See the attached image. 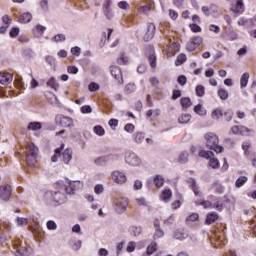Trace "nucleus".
I'll use <instances>...</instances> for the list:
<instances>
[{"label": "nucleus", "mask_w": 256, "mask_h": 256, "mask_svg": "<svg viewBox=\"0 0 256 256\" xmlns=\"http://www.w3.org/2000/svg\"><path fill=\"white\" fill-rule=\"evenodd\" d=\"M190 151L192 154L196 155L197 152H199V157H202L204 159L209 160L208 161V166L212 169H219L220 167V162L219 159L214 157V152L212 151H205V150H199L197 146H192L190 148Z\"/></svg>", "instance_id": "obj_1"}, {"label": "nucleus", "mask_w": 256, "mask_h": 256, "mask_svg": "<svg viewBox=\"0 0 256 256\" xmlns=\"http://www.w3.org/2000/svg\"><path fill=\"white\" fill-rule=\"evenodd\" d=\"M204 139H205V146L212 150L215 151V153H222L223 152V147L219 145V137L215 135L212 132H208L204 134Z\"/></svg>", "instance_id": "obj_2"}, {"label": "nucleus", "mask_w": 256, "mask_h": 256, "mask_svg": "<svg viewBox=\"0 0 256 256\" xmlns=\"http://www.w3.org/2000/svg\"><path fill=\"white\" fill-rule=\"evenodd\" d=\"M127 207H129V198L117 197L112 201V208L117 214H124Z\"/></svg>", "instance_id": "obj_3"}, {"label": "nucleus", "mask_w": 256, "mask_h": 256, "mask_svg": "<svg viewBox=\"0 0 256 256\" xmlns=\"http://www.w3.org/2000/svg\"><path fill=\"white\" fill-rule=\"evenodd\" d=\"M212 201L209 200H197L195 201V206H202L204 209H215V211H222L223 204L220 203L214 196H212Z\"/></svg>", "instance_id": "obj_4"}, {"label": "nucleus", "mask_w": 256, "mask_h": 256, "mask_svg": "<svg viewBox=\"0 0 256 256\" xmlns=\"http://www.w3.org/2000/svg\"><path fill=\"white\" fill-rule=\"evenodd\" d=\"M124 160L125 164H127L130 167L137 168L142 166V159L135 152H125Z\"/></svg>", "instance_id": "obj_5"}, {"label": "nucleus", "mask_w": 256, "mask_h": 256, "mask_svg": "<svg viewBox=\"0 0 256 256\" xmlns=\"http://www.w3.org/2000/svg\"><path fill=\"white\" fill-rule=\"evenodd\" d=\"M38 152L39 149L34 145V143H28V154L25 158V162L28 166L34 167L35 164H37Z\"/></svg>", "instance_id": "obj_6"}, {"label": "nucleus", "mask_w": 256, "mask_h": 256, "mask_svg": "<svg viewBox=\"0 0 256 256\" xmlns=\"http://www.w3.org/2000/svg\"><path fill=\"white\" fill-rule=\"evenodd\" d=\"M81 187H83V183L80 181H70L68 180L66 182V185L64 186V190L66 191V193H68L69 195H73L75 194L76 191H78L79 189H81Z\"/></svg>", "instance_id": "obj_7"}, {"label": "nucleus", "mask_w": 256, "mask_h": 256, "mask_svg": "<svg viewBox=\"0 0 256 256\" xmlns=\"http://www.w3.org/2000/svg\"><path fill=\"white\" fill-rule=\"evenodd\" d=\"M55 122L63 128H70L73 126V119L68 116L56 115Z\"/></svg>", "instance_id": "obj_8"}, {"label": "nucleus", "mask_w": 256, "mask_h": 256, "mask_svg": "<svg viewBox=\"0 0 256 256\" xmlns=\"http://www.w3.org/2000/svg\"><path fill=\"white\" fill-rule=\"evenodd\" d=\"M231 134L235 135H253L255 134V130H251L249 128H246L245 126H233L231 127Z\"/></svg>", "instance_id": "obj_9"}, {"label": "nucleus", "mask_w": 256, "mask_h": 256, "mask_svg": "<svg viewBox=\"0 0 256 256\" xmlns=\"http://www.w3.org/2000/svg\"><path fill=\"white\" fill-rule=\"evenodd\" d=\"M111 177L115 184L122 185L127 182V176H125L124 172H120L119 170L112 172Z\"/></svg>", "instance_id": "obj_10"}, {"label": "nucleus", "mask_w": 256, "mask_h": 256, "mask_svg": "<svg viewBox=\"0 0 256 256\" xmlns=\"http://www.w3.org/2000/svg\"><path fill=\"white\" fill-rule=\"evenodd\" d=\"M14 255L15 256H26L27 248L21 240H15L14 242Z\"/></svg>", "instance_id": "obj_11"}, {"label": "nucleus", "mask_w": 256, "mask_h": 256, "mask_svg": "<svg viewBox=\"0 0 256 256\" xmlns=\"http://www.w3.org/2000/svg\"><path fill=\"white\" fill-rule=\"evenodd\" d=\"M155 32H156L155 24L148 23L146 25V33L143 36V40H145V42L151 41L155 37Z\"/></svg>", "instance_id": "obj_12"}, {"label": "nucleus", "mask_w": 256, "mask_h": 256, "mask_svg": "<svg viewBox=\"0 0 256 256\" xmlns=\"http://www.w3.org/2000/svg\"><path fill=\"white\" fill-rule=\"evenodd\" d=\"M110 74H112V77L117 80L118 84H124V79L122 78V71H120L119 67L110 66Z\"/></svg>", "instance_id": "obj_13"}, {"label": "nucleus", "mask_w": 256, "mask_h": 256, "mask_svg": "<svg viewBox=\"0 0 256 256\" xmlns=\"http://www.w3.org/2000/svg\"><path fill=\"white\" fill-rule=\"evenodd\" d=\"M50 197H51V201L58 205H62L63 203L66 202V196L61 192H51Z\"/></svg>", "instance_id": "obj_14"}, {"label": "nucleus", "mask_w": 256, "mask_h": 256, "mask_svg": "<svg viewBox=\"0 0 256 256\" xmlns=\"http://www.w3.org/2000/svg\"><path fill=\"white\" fill-rule=\"evenodd\" d=\"M11 186L9 185H3L0 186V199L2 201H9V199L11 198Z\"/></svg>", "instance_id": "obj_15"}, {"label": "nucleus", "mask_w": 256, "mask_h": 256, "mask_svg": "<svg viewBox=\"0 0 256 256\" xmlns=\"http://www.w3.org/2000/svg\"><path fill=\"white\" fill-rule=\"evenodd\" d=\"M112 0H105L103 11L105 18L111 20L114 18V12L112 11Z\"/></svg>", "instance_id": "obj_16"}, {"label": "nucleus", "mask_w": 256, "mask_h": 256, "mask_svg": "<svg viewBox=\"0 0 256 256\" xmlns=\"http://www.w3.org/2000/svg\"><path fill=\"white\" fill-rule=\"evenodd\" d=\"M189 237V234L186 230L178 229L174 231V234L172 235V238L176 239L177 241H184Z\"/></svg>", "instance_id": "obj_17"}, {"label": "nucleus", "mask_w": 256, "mask_h": 256, "mask_svg": "<svg viewBox=\"0 0 256 256\" xmlns=\"http://www.w3.org/2000/svg\"><path fill=\"white\" fill-rule=\"evenodd\" d=\"M231 11L235 13L236 16H239L243 11H245V6L243 5L242 0L236 1V4L231 7Z\"/></svg>", "instance_id": "obj_18"}, {"label": "nucleus", "mask_w": 256, "mask_h": 256, "mask_svg": "<svg viewBox=\"0 0 256 256\" xmlns=\"http://www.w3.org/2000/svg\"><path fill=\"white\" fill-rule=\"evenodd\" d=\"M12 75L9 73H0V84L1 85H9L12 82Z\"/></svg>", "instance_id": "obj_19"}, {"label": "nucleus", "mask_w": 256, "mask_h": 256, "mask_svg": "<svg viewBox=\"0 0 256 256\" xmlns=\"http://www.w3.org/2000/svg\"><path fill=\"white\" fill-rule=\"evenodd\" d=\"M45 96L48 103H50L52 106H58V98L54 93L48 91L46 92Z\"/></svg>", "instance_id": "obj_20"}, {"label": "nucleus", "mask_w": 256, "mask_h": 256, "mask_svg": "<svg viewBox=\"0 0 256 256\" xmlns=\"http://www.w3.org/2000/svg\"><path fill=\"white\" fill-rule=\"evenodd\" d=\"M153 183L154 187L160 189L161 187H163V184H165V178H163V176H161L160 174H157L153 177Z\"/></svg>", "instance_id": "obj_21"}, {"label": "nucleus", "mask_w": 256, "mask_h": 256, "mask_svg": "<svg viewBox=\"0 0 256 256\" xmlns=\"http://www.w3.org/2000/svg\"><path fill=\"white\" fill-rule=\"evenodd\" d=\"M73 159V151L71 149H66L63 152V163L68 165Z\"/></svg>", "instance_id": "obj_22"}, {"label": "nucleus", "mask_w": 256, "mask_h": 256, "mask_svg": "<svg viewBox=\"0 0 256 256\" xmlns=\"http://www.w3.org/2000/svg\"><path fill=\"white\" fill-rule=\"evenodd\" d=\"M219 219V215L215 212H210L207 214V217L205 218V224L212 225L215 221Z\"/></svg>", "instance_id": "obj_23"}, {"label": "nucleus", "mask_w": 256, "mask_h": 256, "mask_svg": "<svg viewBox=\"0 0 256 256\" xmlns=\"http://www.w3.org/2000/svg\"><path fill=\"white\" fill-rule=\"evenodd\" d=\"M173 197V192L171 189H164L163 193L161 194V201L164 203H168V201Z\"/></svg>", "instance_id": "obj_24"}, {"label": "nucleus", "mask_w": 256, "mask_h": 256, "mask_svg": "<svg viewBox=\"0 0 256 256\" xmlns=\"http://www.w3.org/2000/svg\"><path fill=\"white\" fill-rule=\"evenodd\" d=\"M224 116L223 110L221 108L213 109L211 117L212 120L219 121L220 118Z\"/></svg>", "instance_id": "obj_25"}, {"label": "nucleus", "mask_w": 256, "mask_h": 256, "mask_svg": "<svg viewBox=\"0 0 256 256\" xmlns=\"http://www.w3.org/2000/svg\"><path fill=\"white\" fill-rule=\"evenodd\" d=\"M63 148H65V144L61 143V146L55 149V155L51 156V162L53 163L58 162V158L60 157V154Z\"/></svg>", "instance_id": "obj_26"}, {"label": "nucleus", "mask_w": 256, "mask_h": 256, "mask_svg": "<svg viewBox=\"0 0 256 256\" xmlns=\"http://www.w3.org/2000/svg\"><path fill=\"white\" fill-rule=\"evenodd\" d=\"M250 147H251V142L250 141H244L242 144H241V148L243 149L244 151V156H250V155H253L254 153H251L250 152Z\"/></svg>", "instance_id": "obj_27"}, {"label": "nucleus", "mask_w": 256, "mask_h": 256, "mask_svg": "<svg viewBox=\"0 0 256 256\" xmlns=\"http://www.w3.org/2000/svg\"><path fill=\"white\" fill-rule=\"evenodd\" d=\"M40 129H42V123L40 122L28 123V126H27L28 131H39Z\"/></svg>", "instance_id": "obj_28"}, {"label": "nucleus", "mask_w": 256, "mask_h": 256, "mask_svg": "<svg viewBox=\"0 0 256 256\" xmlns=\"http://www.w3.org/2000/svg\"><path fill=\"white\" fill-rule=\"evenodd\" d=\"M156 252V243L153 242L148 247H146V253L141 254V256H151Z\"/></svg>", "instance_id": "obj_29"}, {"label": "nucleus", "mask_w": 256, "mask_h": 256, "mask_svg": "<svg viewBox=\"0 0 256 256\" xmlns=\"http://www.w3.org/2000/svg\"><path fill=\"white\" fill-rule=\"evenodd\" d=\"M148 62L150 63L151 68L156 67L155 50H153L152 48L150 49V54L148 55Z\"/></svg>", "instance_id": "obj_30"}, {"label": "nucleus", "mask_w": 256, "mask_h": 256, "mask_svg": "<svg viewBox=\"0 0 256 256\" xmlns=\"http://www.w3.org/2000/svg\"><path fill=\"white\" fill-rule=\"evenodd\" d=\"M130 233H132L133 236L139 237L142 235L143 228L142 226H132L129 228Z\"/></svg>", "instance_id": "obj_31"}, {"label": "nucleus", "mask_w": 256, "mask_h": 256, "mask_svg": "<svg viewBox=\"0 0 256 256\" xmlns=\"http://www.w3.org/2000/svg\"><path fill=\"white\" fill-rule=\"evenodd\" d=\"M217 9L216 6H202V13H204L205 16H210L212 15L215 10Z\"/></svg>", "instance_id": "obj_32"}, {"label": "nucleus", "mask_w": 256, "mask_h": 256, "mask_svg": "<svg viewBox=\"0 0 256 256\" xmlns=\"http://www.w3.org/2000/svg\"><path fill=\"white\" fill-rule=\"evenodd\" d=\"M250 80V74L248 72H244L240 79V87L245 88L248 85V81Z\"/></svg>", "instance_id": "obj_33"}, {"label": "nucleus", "mask_w": 256, "mask_h": 256, "mask_svg": "<svg viewBox=\"0 0 256 256\" xmlns=\"http://www.w3.org/2000/svg\"><path fill=\"white\" fill-rule=\"evenodd\" d=\"M46 86L50 87V89H53L55 91H58L59 85L57 84V81L55 80V77H51L48 82H46Z\"/></svg>", "instance_id": "obj_34"}, {"label": "nucleus", "mask_w": 256, "mask_h": 256, "mask_svg": "<svg viewBox=\"0 0 256 256\" xmlns=\"http://www.w3.org/2000/svg\"><path fill=\"white\" fill-rule=\"evenodd\" d=\"M31 20H32V14H30L29 12L20 15V18H19V22L23 24H27Z\"/></svg>", "instance_id": "obj_35"}, {"label": "nucleus", "mask_w": 256, "mask_h": 256, "mask_svg": "<svg viewBox=\"0 0 256 256\" xmlns=\"http://www.w3.org/2000/svg\"><path fill=\"white\" fill-rule=\"evenodd\" d=\"M194 112L200 117H204L205 115H207V110H205L201 104H198L197 106L194 107Z\"/></svg>", "instance_id": "obj_36"}, {"label": "nucleus", "mask_w": 256, "mask_h": 256, "mask_svg": "<svg viewBox=\"0 0 256 256\" xmlns=\"http://www.w3.org/2000/svg\"><path fill=\"white\" fill-rule=\"evenodd\" d=\"M188 183L190 184V188L192 189V191H194V195L199 196V188H197L196 186V180L193 178H189Z\"/></svg>", "instance_id": "obj_37"}, {"label": "nucleus", "mask_w": 256, "mask_h": 256, "mask_svg": "<svg viewBox=\"0 0 256 256\" xmlns=\"http://www.w3.org/2000/svg\"><path fill=\"white\" fill-rule=\"evenodd\" d=\"M238 39L237 32L230 30L226 32V41H236Z\"/></svg>", "instance_id": "obj_38"}, {"label": "nucleus", "mask_w": 256, "mask_h": 256, "mask_svg": "<svg viewBox=\"0 0 256 256\" xmlns=\"http://www.w3.org/2000/svg\"><path fill=\"white\" fill-rule=\"evenodd\" d=\"M179 124H187L189 121H191V115L184 113L178 118Z\"/></svg>", "instance_id": "obj_39"}, {"label": "nucleus", "mask_w": 256, "mask_h": 256, "mask_svg": "<svg viewBox=\"0 0 256 256\" xmlns=\"http://www.w3.org/2000/svg\"><path fill=\"white\" fill-rule=\"evenodd\" d=\"M217 95L222 101H226L228 99V91L226 89H218Z\"/></svg>", "instance_id": "obj_40"}, {"label": "nucleus", "mask_w": 256, "mask_h": 256, "mask_svg": "<svg viewBox=\"0 0 256 256\" xmlns=\"http://www.w3.org/2000/svg\"><path fill=\"white\" fill-rule=\"evenodd\" d=\"M247 181H248V178L246 176H240V178L236 179V182H235L236 188L243 187Z\"/></svg>", "instance_id": "obj_41"}, {"label": "nucleus", "mask_w": 256, "mask_h": 256, "mask_svg": "<svg viewBox=\"0 0 256 256\" xmlns=\"http://www.w3.org/2000/svg\"><path fill=\"white\" fill-rule=\"evenodd\" d=\"M133 138L135 140V143L141 144L145 140V134H143L142 132H136L133 135Z\"/></svg>", "instance_id": "obj_42"}, {"label": "nucleus", "mask_w": 256, "mask_h": 256, "mask_svg": "<svg viewBox=\"0 0 256 256\" xmlns=\"http://www.w3.org/2000/svg\"><path fill=\"white\" fill-rule=\"evenodd\" d=\"M129 63V57L125 56L124 54H120V57L117 58L118 65H127Z\"/></svg>", "instance_id": "obj_43"}, {"label": "nucleus", "mask_w": 256, "mask_h": 256, "mask_svg": "<svg viewBox=\"0 0 256 256\" xmlns=\"http://www.w3.org/2000/svg\"><path fill=\"white\" fill-rule=\"evenodd\" d=\"M87 89L89 90V92L91 93H96L97 91H99L100 86L99 84H97L96 82H91L88 86Z\"/></svg>", "instance_id": "obj_44"}, {"label": "nucleus", "mask_w": 256, "mask_h": 256, "mask_svg": "<svg viewBox=\"0 0 256 256\" xmlns=\"http://www.w3.org/2000/svg\"><path fill=\"white\" fill-rule=\"evenodd\" d=\"M16 223H17V226L22 227V226H25V225L29 224V219L28 218L17 217L16 218Z\"/></svg>", "instance_id": "obj_45"}, {"label": "nucleus", "mask_w": 256, "mask_h": 256, "mask_svg": "<svg viewBox=\"0 0 256 256\" xmlns=\"http://www.w3.org/2000/svg\"><path fill=\"white\" fill-rule=\"evenodd\" d=\"M205 94V88L202 85H197V87H195V95H197V97H202Z\"/></svg>", "instance_id": "obj_46"}, {"label": "nucleus", "mask_w": 256, "mask_h": 256, "mask_svg": "<svg viewBox=\"0 0 256 256\" xmlns=\"http://www.w3.org/2000/svg\"><path fill=\"white\" fill-rule=\"evenodd\" d=\"M151 10V5H145V6H141L140 9H138V13H140L141 15H147Z\"/></svg>", "instance_id": "obj_47"}, {"label": "nucleus", "mask_w": 256, "mask_h": 256, "mask_svg": "<svg viewBox=\"0 0 256 256\" xmlns=\"http://www.w3.org/2000/svg\"><path fill=\"white\" fill-rule=\"evenodd\" d=\"M181 106L182 109H188L191 107V99L189 98H182L181 99Z\"/></svg>", "instance_id": "obj_48"}, {"label": "nucleus", "mask_w": 256, "mask_h": 256, "mask_svg": "<svg viewBox=\"0 0 256 256\" xmlns=\"http://www.w3.org/2000/svg\"><path fill=\"white\" fill-rule=\"evenodd\" d=\"M186 62V55L184 54H179V56H177V59H176V66L179 67L181 65H183V63Z\"/></svg>", "instance_id": "obj_49"}, {"label": "nucleus", "mask_w": 256, "mask_h": 256, "mask_svg": "<svg viewBox=\"0 0 256 256\" xmlns=\"http://www.w3.org/2000/svg\"><path fill=\"white\" fill-rule=\"evenodd\" d=\"M189 157V154H187V152H182L179 157L177 158V161L180 164H184L187 162V158Z\"/></svg>", "instance_id": "obj_50"}, {"label": "nucleus", "mask_w": 256, "mask_h": 256, "mask_svg": "<svg viewBox=\"0 0 256 256\" xmlns=\"http://www.w3.org/2000/svg\"><path fill=\"white\" fill-rule=\"evenodd\" d=\"M46 228L50 231H55L57 230V223L53 220H48V222H46Z\"/></svg>", "instance_id": "obj_51"}, {"label": "nucleus", "mask_w": 256, "mask_h": 256, "mask_svg": "<svg viewBox=\"0 0 256 256\" xmlns=\"http://www.w3.org/2000/svg\"><path fill=\"white\" fill-rule=\"evenodd\" d=\"M102 157H104L108 161L116 162V161H119L120 155L119 154H109L107 156H102Z\"/></svg>", "instance_id": "obj_52"}, {"label": "nucleus", "mask_w": 256, "mask_h": 256, "mask_svg": "<svg viewBox=\"0 0 256 256\" xmlns=\"http://www.w3.org/2000/svg\"><path fill=\"white\" fill-rule=\"evenodd\" d=\"M108 162H111V161L106 159L105 157H99L96 160H94V163H96L97 166H102L104 164H107Z\"/></svg>", "instance_id": "obj_53"}, {"label": "nucleus", "mask_w": 256, "mask_h": 256, "mask_svg": "<svg viewBox=\"0 0 256 256\" xmlns=\"http://www.w3.org/2000/svg\"><path fill=\"white\" fill-rule=\"evenodd\" d=\"M94 193L96 195H102L104 193V186L102 184H96L94 186Z\"/></svg>", "instance_id": "obj_54"}, {"label": "nucleus", "mask_w": 256, "mask_h": 256, "mask_svg": "<svg viewBox=\"0 0 256 256\" xmlns=\"http://www.w3.org/2000/svg\"><path fill=\"white\" fill-rule=\"evenodd\" d=\"M165 236V232L161 230V228H158L154 232V240L161 239Z\"/></svg>", "instance_id": "obj_55"}, {"label": "nucleus", "mask_w": 256, "mask_h": 256, "mask_svg": "<svg viewBox=\"0 0 256 256\" xmlns=\"http://www.w3.org/2000/svg\"><path fill=\"white\" fill-rule=\"evenodd\" d=\"M136 87L135 84H127L125 86V94L129 95L132 94L135 91Z\"/></svg>", "instance_id": "obj_56"}, {"label": "nucleus", "mask_w": 256, "mask_h": 256, "mask_svg": "<svg viewBox=\"0 0 256 256\" xmlns=\"http://www.w3.org/2000/svg\"><path fill=\"white\" fill-rule=\"evenodd\" d=\"M199 219V214L197 213H192L186 218V222H196Z\"/></svg>", "instance_id": "obj_57"}, {"label": "nucleus", "mask_w": 256, "mask_h": 256, "mask_svg": "<svg viewBox=\"0 0 256 256\" xmlns=\"http://www.w3.org/2000/svg\"><path fill=\"white\" fill-rule=\"evenodd\" d=\"M94 133H96V135L103 136L106 131L104 130V128H102V126L97 125L96 127H94Z\"/></svg>", "instance_id": "obj_58"}, {"label": "nucleus", "mask_w": 256, "mask_h": 256, "mask_svg": "<svg viewBox=\"0 0 256 256\" xmlns=\"http://www.w3.org/2000/svg\"><path fill=\"white\" fill-rule=\"evenodd\" d=\"M81 113L82 114H91L93 113V109L91 108L90 105H85L81 107Z\"/></svg>", "instance_id": "obj_59"}, {"label": "nucleus", "mask_w": 256, "mask_h": 256, "mask_svg": "<svg viewBox=\"0 0 256 256\" xmlns=\"http://www.w3.org/2000/svg\"><path fill=\"white\" fill-rule=\"evenodd\" d=\"M118 8H120V10H128L129 9V2L127 1H120L117 4Z\"/></svg>", "instance_id": "obj_60"}, {"label": "nucleus", "mask_w": 256, "mask_h": 256, "mask_svg": "<svg viewBox=\"0 0 256 256\" xmlns=\"http://www.w3.org/2000/svg\"><path fill=\"white\" fill-rule=\"evenodd\" d=\"M66 37L64 34H58L57 36L53 37V41H55L56 43H61V42H65Z\"/></svg>", "instance_id": "obj_61"}, {"label": "nucleus", "mask_w": 256, "mask_h": 256, "mask_svg": "<svg viewBox=\"0 0 256 256\" xmlns=\"http://www.w3.org/2000/svg\"><path fill=\"white\" fill-rule=\"evenodd\" d=\"M135 202H136V205H138V206H147L148 205L147 200L143 197L136 198Z\"/></svg>", "instance_id": "obj_62"}, {"label": "nucleus", "mask_w": 256, "mask_h": 256, "mask_svg": "<svg viewBox=\"0 0 256 256\" xmlns=\"http://www.w3.org/2000/svg\"><path fill=\"white\" fill-rule=\"evenodd\" d=\"M71 54H73L74 57H79V55H81V48H79L78 46H74L73 48H71Z\"/></svg>", "instance_id": "obj_63"}, {"label": "nucleus", "mask_w": 256, "mask_h": 256, "mask_svg": "<svg viewBox=\"0 0 256 256\" xmlns=\"http://www.w3.org/2000/svg\"><path fill=\"white\" fill-rule=\"evenodd\" d=\"M246 157H248L249 161H251L253 167L256 168V154H249V156Z\"/></svg>", "instance_id": "obj_64"}]
</instances>
